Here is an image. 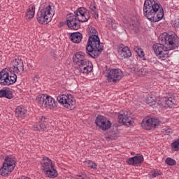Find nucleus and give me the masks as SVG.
<instances>
[{"mask_svg": "<svg viewBox=\"0 0 179 179\" xmlns=\"http://www.w3.org/2000/svg\"><path fill=\"white\" fill-rule=\"evenodd\" d=\"M106 69L104 72V76L106 78L108 82L110 83L113 82V68L106 66Z\"/></svg>", "mask_w": 179, "mask_h": 179, "instance_id": "obj_27", "label": "nucleus"}, {"mask_svg": "<svg viewBox=\"0 0 179 179\" xmlns=\"http://www.w3.org/2000/svg\"><path fill=\"white\" fill-rule=\"evenodd\" d=\"M159 124L160 120L156 117H145L142 120L141 127L143 129L149 131L153 129V128H156V127H159Z\"/></svg>", "mask_w": 179, "mask_h": 179, "instance_id": "obj_13", "label": "nucleus"}, {"mask_svg": "<svg viewBox=\"0 0 179 179\" xmlns=\"http://www.w3.org/2000/svg\"><path fill=\"white\" fill-rule=\"evenodd\" d=\"M162 132L164 135H169V134L173 133V129L169 126H165L162 127Z\"/></svg>", "mask_w": 179, "mask_h": 179, "instance_id": "obj_34", "label": "nucleus"}, {"mask_svg": "<svg viewBox=\"0 0 179 179\" xmlns=\"http://www.w3.org/2000/svg\"><path fill=\"white\" fill-rule=\"evenodd\" d=\"M92 13L94 19H99V13H97V10L95 11H92Z\"/></svg>", "mask_w": 179, "mask_h": 179, "instance_id": "obj_39", "label": "nucleus"}, {"mask_svg": "<svg viewBox=\"0 0 179 179\" xmlns=\"http://www.w3.org/2000/svg\"><path fill=\"white\" fill-rule=\"evenodd\" d=\"M118 130H116L114 133L113 139H115V137L118 136Z\"/></svg>", "mask_w": 179, "mask_h": 179, "instance_id": "obj_42", "label": "nucleus"}, {"mask_svg": "<svg viewBox=\"0 0 179 179\" xmlns=\"http://www.w3.org/2000/svg\"><path fill=\"white\" fill-rule=\"evenodd\" d=\"M159 43H162V44H165V45L168 48V50H176L177 47H178V36L174 33L171 35L167 34V33L162 34L159 38Z\"/></svg>", "mask_w": 179, "mask_h": 179, "instance_id": "obj_6", "label": "nucleus"}, {"mask_svg": "<svg viewBox=\"0 0 179 179\" xmlns=\"http://www.w3.org/2000/svg\"><path fill=\"white\" fill-rule=\"evenodd\" d=\"M41 164L42 170L44 171V173L47 177L49 178H55L58 177V172L57 169L54 168L52 164V161L47 157H44L41 161Z\"/></svg>", "mask_w": 179, "mask_h": 179, "instance_id": "obj_9", "label": "nucleus"}, {"mask_svg": "<svg viewBox=\"0 0 179 179\" xmlns=\"http://www.w3.org/2000/svg\"><path fill=\"white\" fill-rule=\"evenodd\" d=\"M118 122L123 124L127 127H131L132 125V118L131 117V113L128 110H122L118 115Z\"/></svg>", "mask_w": 179, "mask_h": 179, "instance_id": "obj_14", "label": "nucleus"}, {"mask_svg": "<svg viewBox=\"0 0 179 179\" xmlns=\"http://www.w3.org/2000/svg\"><path fill=\"white\" fill-rule=\"evenodd\" d=\"M11 64L13 65V73H22L23 71H24V65L23 64V61L15 59L11 62Z\"/></svg>", "mask_w": 179, "mask_h": 179, "instance_id": "obj_16", "label": "nucleus"}, {"mask_svg": "<svg viewBox=\"0 0 179 179\" xmlns=\"http://www.w3.org/2000/svg\"><path fill=\"white\" fill-rule=\"evenodd\" d=\"M134 50L140 58H143V57H145V52H143L142 49L136 47L134 48Z\"/></svg>", "mask_w": 179, "mask_h": 179, "instance_id": "obj_36", "label": "nucleus"}, {"mask_svg": "<svg viewBox=\"0 0 179 179\" xmlns=\"http://www.w3.org/2000/svg\"><path fill=\"white\" fill-rule=\"evenodd\" d=\"M122 71L120 69H115L113 71V83H117V82H120L123 76Z\"/></svg>", "mask_w": 179, "mask_h": 179, "instance_id": "obj_24", "label": "nucleus"}, {"mask_svg": "<svg viewBox=\"0 0 179 179\" xmlns=\"http://www.w3.org/2000/svg\"><path fill=\"white\" fill-rule=\"evenodd\" d=\"M16 167V158L12 155L6 156L2 166L0 168V176L6 177L15 170Z\"/></svg>", "mask_w": 179, "mask_h": 179, "instance_id": "obj_7", "label": "nucleus"}, {"mask_svg": "<svg viewBox=\"0 0 179 179\" xmlns=\"http://www.w3.org/2000/svg\"><path fill=\"white\" fill-rule=\"evenodd\" d=\"M143 160V155L137 154L136 156L127 159L126 163L129 166H139L140 164H142Z\"/></svg>", "mask_w": 179, "mask_h": 179, "instance_id": "obj_17", "label": "nucleus"}, {"mask_svg": "<svg viewBox=\"0 0 179 179\" xmlns=\"http://www.w3.org/2000/svg\"><path fill=\"white\" fill-rule=\"evenodd\" d=\"M89 34L88 41L86 45L87 54L91 58H97L104 48L103 43L100 42V38H99V33L97 29L93 27H90L87 31Z\"/></svg>", "mask_w": 179, "mask_h": 179, "instance_id": "obj_1", "label": "nucleus"}, {"mask_svg": "<svg viewBox=\"0 0 179 179\" xmlns=\"http://www.w3.org/2000/svg\"><path fill=\"white\" fill-rule=\"evenodd\" d=\"M26 115H27V110L24 106H17L15 108V117L17 118H26Z\"/></svg>", "mask_w": 179, "mask_h": 179, "instance_id": "obj_23", "label": "nucleus"}, {"mask_svg": "<svg viewBox=\"0 0 179 179\" xmlns=\"http://www.w3.org/2000/svg\"><path fill=\"white\" fill-rule=\"evenodd\" d=\"M16 80H17V76L12 72V70L9 71L8 69H4L0 71V85L2 86L15 85Z\"/></svg>", "mask_w": 179, "mask_h": 179, "instance_id": "obj_8", "label": "nucleus"}, {"mask_svg": "<svg viewBox=\"0 0 179 179\" xmlns=\"http://www.w3.org/2000/svg\"><path fill=\"white\" fill-rule=\"evenodd\" d=\"M46 97L47 94L38 95L36 98V103H37L38 106H45Z\"/></svg>", "mask_w": 179, "mask_h": 179, "instance_id": "obj_28", "label": "nucleus"}, {"mask_svg": "<svg viewBox=\"0 0 179 179\" xmlns=\"http://www.w3.org/2000/svg\"><path fill=\"white\" fill-rule=\"evenodd\" d=\"M152 48L159 59L166 61L169 58V48L164 43L154 44Z\"/></svg>", "mask_w": 179, "mask_h": 179, "instance_id": "obj_10", "label": "nucleus"}, {"mask_svg": "<svg viewBox=\"0 0 179 179\" xmlns=\"http://www.w3.org/2000/svg\"><path fill=\"white\" fill-rule=\"evenodd\" d=\"M90 19V12L85 7H80L74 14L67 15V26L71 30H79L80 22L85 23Z\"/></svg>", "mask_w": 179, "mask_h": 179, "instance_id": "obj_3", "label": "nucleus"}, {"mask_svg": "<svg viewBox=\"0 0 179 179\" xmlns=\"http://www.w3.org/2000/svg\"><path fill=\"white\" fill-rule=\"evenodd\" d=\"M57 99L59 103L66 108H68V110H73L75 108V101H73L72 94H61Z\"/></svg>", "mask_w": 179, "mask_h": 179, "instance_id": "obj_11", "label": "nucleus"}, {"mask_svg": "<svg viewBox=\"0 0 179 179\" xmlns=\"http://www.w3.org/2000/svg\"><path fill=\"white\" fill-rule=\"evenodd\" d=\"M106 26L110 28L113 27V20H110V21H108L106 22Z\"/></svg>", "mask_w": 179, "mask_h": 179, "instance_id": "obj_41", "label": "nucleus"}, {"mask_svg": "<svg viewBox=\"0 0 179 179\" xmlns=\"http://www.w3.org/2000/svg\"><path fill=\"white\" fill-rule=\"evenodd\" d=\"M171 148L173 152H179V138L171 143Z\"/></svg>", "mask_w": 179, "mask_h": 179, "instance_id": "obj_31", "label": "nucleus"}, {"mask_svg": "<svg viewBox=\"0 0 179 179\" xmlns=\"http://www.w3.org/2000/svg\"><path fill=\"white\" fill-rule=\"evenodd\" d=\"M163 173L160 170H154L150 172V178H156V177H159V176H162Z\"/></svg>", "mask_w": 179, "mask_h": 179, "instance_id": "obj_33", "label": "nucleus"}, {"mask_svg": "<svg viewBox=\"0 0 179 179\" xmlns=\"http://www.w3.org/2000/svg\"><path fill=\"white\" fill-rule=\"evenodd\" d=\"M70 39L72 43L75 44H79L82 43V40L83 39V35L80 32H73L70 35Z\"/></svg>", "mask_w": 179, "mask_h": 179, "instance_id": "obj_22", "label": "nucleus"}, {"mask_svg": "<svg viewBox=\"0 0 179 179\" xmlns=\"http://www.w3.org/2000/svg\"><path fill=\"white\" fill-rule=\"evenodd\" d=\"M117 54L121 58H129L132 54L127 46L120 47L117 50Z\"/></svg>", "mask_w": 179, "mask_h": 179, "instance_id": "obj_21", "label": "nucleus"}, {"mask_svg": "<svg viewBox=\"0 0 179 179\" xmlns=\"http://www.w3.org/2000/svg\"><path fill=\"white\" fill-rule=\"evenodd\" d=\"M35 10L36 6L34 5L29 6L26 13L27 19H33L34 17Z\"/></svg>", "mask_w": 179, "mask_h": 179, "instance_id": "obj_26", "label": "nucleus"}, {"mask_svg": "<svg viewBox=\"0 0 179 179\" xmlns=\"http://www.w3.org/2000/svg\"><path fill=\"white\" fill-rule=\"evenodd\" d=\"M63 25H64V23L60 22V23L59 24V27H62Z\"/></svg>", "mask_w": 179, "mask_h": 179, "instance_id": "obj_44", "label": "nucleus"}, {"mask_svg": "<svg viewBox=\"0 0 179 179\" xmlns=\"http://www.w3.org/2000/svg\"><path fill=\"white\" fill-rule=\"evenodd\" d=\"M174 99L172 97H164L159 101L158 104L162 108H169L174 106Z\"/></svg>", "mask_w": 179, "mask_h": 179, "instance_id": "obj_18", "label": "nucleus"}, {"mask_svg": "<svg viewBox=\"0 0 179 179\" xmlns=\"http://www.w3.org/2000/svg\"><path fill=\"white\" fill-rule=\"evenodd\" d=\"M165 163L168 166H176L177 164V162H176L173 158L171 157H168L165 160Z\"/></svg>", "mask_w": 179, "mask_h": 179, "instance_id": "obj_35", "label": "nucleus"}, {"mask_svg": "<svg viewBox=\"0 0 179 179\" xmlns=\"http://www.w3.org/2000/svg\"><path fill=\"white\" fill-rule=\"evenodd\" d=\"M17 179H30V178H29L27 176H22L21 178H17Z\"/></svg>", "mask_w": 179, "mask_h": 179, "instance_id": "obj_43", "label": "nucleus"}, {"mask_svg": "<svg viewBox=\"0 0 179 179\" xmlns=\"http://www.w3.org/2000/svg\"><path fill=\"white\" fill-rule=\"evenodd\" d=\"M48 125V119L44 116H41L39 118V122L38 123H35L33 126L34 131H40L43 132L47 129V127Z\"/></svg>", "mask_w": 179, "mask_h": 179, "instance_id": "obj_15", "label": "nucleus"}, {"mask_svg": "<svg viewBox=\"0 0 179 179\" xmlns=\"http://www.w3.org/2000/svg\"><path fill=\"white\" fill-rule=\"evenodd\" d=\"M139 27V22L138 20H132L130 23V24L128 27L129 30H134V31H136Z\"/></svg>", "mask_w": 179, "mask_h": 179, "instance_id": "obj_30", "label": "nucleus"}, {"mask_svg": "<svg viewBox=\"0 0 179 179\" xmlns=\"http://www.w3.org/2000/svg\"><path fill=\"white\" fill-rule=\"evenodd\" d=\"M85 164L87 167L91 170H97V164H96L93 161L87 160L85 162Z\"/></svg>", "mask_w": 179, "mask_h": 179, "instance_id": "obj_32", "label": "nucleus"}, {"mask_svg": "<svg viewBox=\"0 0 179 179\" xmlns=\"http://www.w3.org/2000/svg\"><path fill=\"white\" fill-rule=\"evenodd\" d=\"M76 179H92V178L86 173H80L78 176H77Z\"/></svg>", "mask_w": 179, "mask_h": 179, "instance_id": "obj_37", "label": "nucleus"}, {"mask_svg": "<svg viewBox=\"0 0 179 179\" xmlns=\"http://www.w3.org/2000/svg\"><path fill=\"white\" fill-rule=\"evenodd\" d=\"M131 156H134V155H135V152H131Z\"/></svg>", "mask_w": 179, "mask_h": 179, "instance_id": "obj_45", "label": "nucleus"}, {"mask_svg": "<svg viewBox=\"0 0 179 179\" xmlns=\"http://www.w3.org/2000/svg\"><path fill=\"white\" fill-rule=\"evenodd\" d=\"M95 125L102 131H108L111 128V122L103 115H98L95 119Z\"/></svg>", "mask_w": 179, "mask_h": 179, "instance_id": "obj_12", "label": "nucleus"}, {"mask_svg": "<svg viewBox=\"0 0 179 179\" xmlns=\"http://www.w3.org/2000/svg\"><path fill=\"white\" fill-rule=\"evenodd\" d=\"M174 27H177L178 29L179 28V19L177 18L174 21Z\"/></svg>", "mask_w": 179, "mask_h": 179, "instance_id": "obj_40", "label": "nucleus"}, {"mask_svg": "<svg viewBox=\"0 0 179 179\" xmlns=\"http://www.w3.org/2000/svg\"><path fill=\"white\" fill-rule=\"evenodd\" d=\"M54 15H55L54 6L44 3L37 13L36 19L40 24H48L52 20Z\"/></svg>", "mask_w": 179, "mask_h": 179, "instance_id": "obj_5", "label": "nucleus"}, {"mask_svg": "<svg viewBox=\"0 0 179 179\" xmlns=\"http://www.w3.org/2000/svg\"><path fill=\"white\" fill-rule=\"evenodd\" d=\"M130 71L137 76H145V75H148V69L143 67L140 68L136 64L130 66Z\"/></svg>", "mask_w": 179, "mask_h": 179, "instance_id": "obj_19", "label": "nucleus"}, {"mask_svg": "<svg viewBox=\"0 0 179 179\" xmlns=\"http://www.w3.org/2000/svg\"><path fill=\"white\" fill-rule=\"evenodd\" d=\"M73 62L74 65L78 66L79 68L80 75L87 76L93 71V64L86 58V54L82 51L76 52L74 54L73 56Z\"/></svg>", "mask_w": 179, "mask_h": 179, "instance_id": "obj_4", "label": "nucleus"}, {"mask_svg": "<svg viewBox=\"0 0 179 179\" xmlns=\"http://www.w3.org/2000/svg\"><path fill=\"white\" fill-rule=\"evenodd\" d=\"M90 9L91 10V12H95L96 10H97V9L96 8V5L94 4H91L90 6Z\"/></svg>", "mask_w": 179, "mask_h": 179, "instance_id": "obj_38", "label": "nucleus"}, {"mask_svg": "<svg viewBox=\"0 0 179 179\" xmlns=\"http://www.w3.org/2000/svg\"><path fill=\"white\" fill-rule=\"evenodd\" d=\"M157 100V99H156V95H155V94H150L147 96L146 103L147 104H150V106H155Z\"/></svg>", "mask_w": 179, "mask_h": 179, "instance_id": "obj_29", "label": "nucleus"}, {"mask_svg": "<svg viewBox=\"0 0 179 179\" xmlns=\"http://www.w3.org/2000/svg\"><path fill=\"white\" fill-rule=\"evenodd\" d=\"M57 105L58 102H57V101H55L54 98H52L51 96L46 95L44 105V107H45V108L52 110L53 108H55Z\"/></svg>", "mask_w": 179, "mask_h": 179, "instance_id": "obj_20", "label": "nucleus"}, {"mask_svg": "<svg viewBox=\"0 0 179 179\" xmlns=\"http://www.w3.org/2000/svg\"><path fill=\"white\" fill-rule=\"evenodd\" d=\"M0 8H1V5H0Z\"/></svg>", "mask_w": 179, "mask_h": 179, "instance_id": "obj_46", "label": "nucleus"}, {"mask_svg": "<svg viewBox=\"0 0 179 179\" xmlns=\"http://www.w3.org/2000/svg\"><path fill=\"white\" fill-rule=\"evenodd\" d=\"M2 97H6V99H8L9 100L13 99V94L12 93V91H10V89L3 88L0 90V98Z\"/></svg>", "mask_w": 179, "mask_h": 179, "instance_id": "obj_25", "label": "nucleus"}, {"mask_svg": "<svg viewBox=\"0 0 179 179\" xmlns=\"http://www.w3.org/2000/svg\"><path fill=\"white\" fill-rule=\"evenodd\" d=\"M143 10L144 16L150 22H160L164 17L163 6L157 0H145Z\"/></svg>", "mask_w": 179, "mask_h": 179, "instance_id": "obj_2", "label": "nucleus"}]
</instances>
